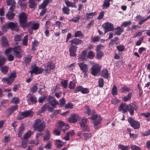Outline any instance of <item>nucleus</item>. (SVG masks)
Instances as JSON below:
<instances>
[{"label": "nucleus", "mask_w": 150, "mask_h": 150, "mask_svg": "<svg viewBox=\"0 0 150 150\" xmlns=\"http://www.w3.org/2000/svg\"><path fill=\"white\" fill-rule=\"evenodd\" d=\"M103 53L100 51H97V57L99 59L103 56Z\"/></svg>", "instance_id": "63"}, {"label": "nucleus", "mask_w": 150, "mask_h": 150, "mask_svg": "<svg viewBox=\"0 0 150 150\" xmlns=\"http://www.w3.org/2000/svg\"><path fill=\"white\" fill-rule=\"evenodd\" d=\"M83 132H88L90 131V129L89 127L87 125H85L83 127H81Z\"/></svg>", "instance_id": "53"}, {"label": "nucleus", "mask_w": 150, "mask_h": 150, "mask_svg": "<svg viewBox=\"0 0 150 150\" xmlns=\"http://www.w3.org/2000/svg\"><path fill=\"white\" fill-rule=\"evenodd\" d=\"M101 76L104 78H108L109 73L108 70L106 69H103L101 73Z\"/></svg>", "instance_id": "23"}, {"label": "nucleus", "mask_w": 150, "mask_h": 150, "mask_svg": "<svg viewBox=\"0 0 150 150\" xmlns=\"http://www.w3.org/2000/svg\"><path fill=\"white\" fill-rule=\"evenodd\" d=\"M23 44L25 45H27L28 42V38L27 35L25 36L23 40Z\"/></svg>", "instance_id": "59"}, {"label": "nucleus", "mask_w": 150, "mask_h": 150, "mask_svg": "<svg viewBox=\"0 0 150 150\" xmlns=\"http://www.w3.org/2000/svg\"><path fill=\"white\" fill-rule=\"evenodd\" d=\"M14 16V14L12 12H8L6 14V17L9 20L13 18Z\"/></svg>", "instance_id": "42"}, {"label": "nucleus", "mask_w": 150, "mask_h": 150, "mask_svg": "<svg viewBox=\"0 0 150 150\" xmlns=\"http://www.w3.org/2000/svg\"><path fill=\"white\" fill-rule=\"evenodd\" d=\"M92 120H94L93 121V123L94 125V127L95 129H98L100 127V124L102 121V118L99 115L96 114L93 115L89 117Z\"/></svg>", "instance_id": "2"}, {"label": "nucleus", "mask_w": 150, "mask_h": 150, "mask_svg": "<svg viewBox=\"0 0 150 150\" xmlns=\"http://www.w3.org/2000/svg\"><path fill=\"white\" fill-rule=\"evenodd\" d=\"M73 105L72 103H67L65 106V108L66 109L68 108H73Z\"/></svg>", "instance_id": "61"}, {"label": "nucleus", "mask_w": 150, "mask_h": 150, "mask_svg": "<svg viewBox=\"0 0 150 150\" xmlns=\"http://www.w3.org/2000/svg\"><path fill=\"white\" fill-rule=\"evenodd\" d=\"M62 11L64 14H68L69 13L70 10L68 7L64 6L62 8Z\"/></svg>", "instance_id": "50"}, {"label": "nucleus", "mask_w": 150, "mask_h": 150, "mask_svg": "<svg viewBox=\"0 0 150 150\" xmlns=\"http://www.w3.org/2000/svg\"><path fill=\"white\" fill-rule=\"evenodd\" d=\"M68 81L67 80H62L61 82V83L64 88H66L68 85Z\"/></svg>", "instance_id": "49"}, {"label": "nucleus", "mask_w": 150, "mask_h": 150, "mask_svg": "<svg viewBox=\"0 0 150 150\" xmlns=\"http://www.w3.org/2000/svg\"><path fill=\"white\" fill-rule=\"evenodd\" d=\"M114 30H116L115 33L117 35H119L121 34V33L123 32L124 31V28L121 27L117 26Z\"/></svg>", "instance_id": "19"}, {"label": "nucleus", "mask_w": 150, "mask_h": 150, "mask_svg": "<svg viewBox=\"0 0 150 150\" xmlns=\"http://www.w3.org/2000/svg\"><path fill=\"white\" fill-rule=\"evenodd\" d=\"M96 13H97L96 12L89 13H86V17L87 19L92 18L93 16L96 15Z\"/></svg>", "instance_id": "37"}, {"label": "nucleus", "mask_w": 150, "mask_h": 150, "mask_svg": "<svg viewBox=\"0 0 150 150\" xmlns=\"http://www.w3.org/2000/svg\"><path fill=\"white\" fill-rule=\"evenodd\" d=\"M78 65L81 70L83 72H84L87 71L88 68L86 64L83 63H79Z\"/></svg>", "instance_id": "15"}, {"label": "nucleus", "mask_w": 150, "mask_h": 150, "mask_svg": "<svg viewBox=\"0 0 150 150\" xmlns=\"http://www.w3.org/2000/svg\"><path fill=\"white\" fill-rule=\"evenodd\" d=\"M29 26L32 30H37L39 26V24L38 23L30 22L29 23Z\"/></svg>", "instance_id": "17"}, {"label": "nucleus", "mask_w": 150, "mask_h": 150, "mask_svg": "<svg viewBox=\"0 0 150 150\" xmlns=\"http://www.w3.org/2000/svg\"><path fill=\"white\" fill-rule=\"evenodd\" d=\"M131 23L132 22L130 21H124L122 23L121 25V27H125L131 25Z\"/></svg>", "instance_id": "39"}, {"label": "nucleus", "mask_w": 150, "mask_h": 150, "mask_svg": "<svg viewBox=\"0 0 150 150\" xmlns=\"http://www.w3.org/2000/svg\"><path fill=\"white\" fill-rule=\"evenodd\" d=\"M31 132L30 131H29L26 133L23 136V138L25 139H28L31 136Z\"/></svg>", "instance_id": "54"}, {"label": "nucleus", "mask_w": 150, "mask_h": 150, "mask_svg": "<svg viewBox=\"0 0 150 150\" xmlns=\"http://www.w3.org/2000/svg\"><path fill=\"white\" fill-rule=\"evenodd\" d=\"M86 112L88 115H91L93 116V115H96L95 113L96 112L94 110H91L90 108L88 106H86L85 108Z\"/></svg>", "instance_id": "20"}, {"label": "nucleus", "mask_w": 150, "mask_h": 150, "mask_svg": "<svg viewBox=\"0 0 150 150\" xmlns=\"http://www.w3.org/2000/svg\"><path fill=\"white\" fill-rule=\"evenodd\" d=\"M31 70L30 72L32 74L38 75L42 73L44 69L41 67L37 66L36 65H34L31 67Z\"/></svg>", "instance_id": "5"}, {"label": "nucleus", "mask_w": 150, "mask_h": 150, "mask_svg": "<svg viewBox=\"0 0 150 150\" xmlns=\"http://www.w3.org/2000/svg\"><path fill=\"white\" fill-rule=\"evenodd\" d=\"M29 99L30 101L33 103L35 104L37 102L36 98L34 95L31 96Z\"/></svg>", "instance_id": "46"}, {"label": "nucleus", "mask_w": 150, "mask_h": 150, "mask_svg": "<svg viewBox=\"0 0 150 150\" xmlns=\"http://www.w3.org/2000/svg\"><path fill=\"white\" fill-rule=\"evenodd\" d=\"M80 17L79 16H77L76 17H73L71 20V21L73 22L76 23L79 21L80 19Z\"/></svg>", "instance_id": "57"}, {"label": "nucleus", "mask_w": 150, "mask_h": 150, "mask_svg": "<svg viewBox=\"0 0 150 150\" xmlns=\"http://www.w3.org/2000/svg\"><path fill=\"white\" fill-rule=\"evenodd\" d=\"M111 0H105L103 4V8L106 9L110 6V2Z\"/></svg>", "instance_id": "30"}, {"label": "nucleus", "mask_w": 150, "mask_h": 150, "mask_svg": "<svg viewBox=\"0 0 150 150\" xmlns=\"http://www.w3.org/2000/svg\"><path fill=\"white\" fill-rule=\"evenodd\" d=\"M16 77V73H12L8 77H4L2 79V81L3 82H7V84L10 85L13 82Z\"/></svg>", "instance_id": "4"}, {"label": "nucleus", "mask_w": 150, "mask_h": 150, "mask_svg": "<svg viewBox=\"0 0 150 150\" xmlns=\"http://www.w3.org/2000/svg\"><path fill=\"white\" fill-rule=\"evenodd\" d=\"M6 56L9 61H11L13 60L14 57L12 54H7Z\"/></svg>", "instance_id": "62"}, {"label": "nucleus", "mask_w": 150, "mask_h": 150, "mask_svg": "<svg viewBox=\"0 0 150 150\" xmlns=\"http://www.w3.org/2000/svg\"><path fill=\"white\" fill-rule=\"evenodd\" d=\"M48 103L50 104L51 106L53 108H55L56 106L58 103V102L55 98L51 96H49L48 99Z\"/></svg>", "instance_id": "10"}, {"label": "nucleus", "mask_w": 150, "mask_h": 150, "mask_svg": "<svg viewBox=\"0 0 150 150\" xmlns=\"http://www.w3.org/2000/svg\"><path fill=\"white\" fill-rule=\"evenodd\" d=\"M11 102L13 103L17 104L19 103V100L18 98L13 97L11 100Z\"/></svg>", "instance_id": "52"}, {"label": "nucleus", "mask_w": 150, "mask_h": 150, "mask_svg": "<svg viewBox=\"0 0 150 150\" xmlns=\"http://www.w3.org/2000/svg\"><path fill=\"white\" fill-rule=\"evenodd\" d=\"M61 141L60 140L57 139L56 140V145L57 147L58 148H61L62 146L63 145L60 143Z\"/></svg>", "instance_id": "58"}, {"label": "nucleus", "mask_w": 150, "mask_h": 150, "mask_svg": "<svg viewBox=\"0 0 150 150\" xmlns=\"http://www.w3.org/2000/svg\"><path fill=\"white\" fill-rule=\"evenodd\" d=\"M64 2L66 5L68 7H76L75 4L72 2H70L69 1L65 0Z\"/></svg>", "instance_id": "35"}, {"label": "nucleus", "mask_w": 150, "mask_h": 150, "mask_svg": "<svg viewBox=\"0 0 150 150\" xmlns=\"http://www.w3.org/2000/svg\"><path fill=\"white\" fill-rule=\"evenodd\" d=\"M77 48V47L75 45H72L70 46L69 49V52L71 56L75 57L76 55V53Z\"/></svg>", "instance_id": "13"}, {"label": "nucleus", "mask_w": 150, "mask_h": 150, "mask_svg": "<svg viewBox=\"0 0 150 150\" xmlns=\"http://www.w3.org/2000/svg\"><path fill=\"white\" fill-rule=\"evenodd\" d=\"M128 121L129 123L130 124V125L134 129H137L139 128L140 124L138 121L134 120L131 117L129 118L128 119Z\"/></svg>", "instance_id": "6"}, {"label": "nucleus", "mask_w": 150, "mask_h": 150, "mask_svg": "<svg viewBox=\"0 0 150 150\" xmlns=\"http://www.w3.org/2000/svg\"><path fill=\"white\" fill-rule=\"evenodd\" d=\"M25 63L27 64H29L31 62V58L29 57H25L24 58Z\"/></svg>", "instance_id": "55"}, {"label": "nucleus", "mask_w": 150, "mask_h": 150, "mask_svg": "<svg viewBox=\"0 0 150 150\" xmlns=\"http://www.w3.org/2000/svg\"><path fill=\"white\" fill-rule=\"evenodd\" d=\"M48 106L49 105L48 103L45 104L41 107V109L39 110V112L41 113L44 112L45 111L46 108H47V107H48Z\"/></svg>", "instance_id": "31"}, {"label": "nucleus", "mask_w": 150, "mask_h": 150, "mask_svg": "<svg viewBox=\"0 0 150 150\" xmlns=\"http://www.w3.org/2000/svg\"><path fill=\"white\" fill-rule=\"evenodd\" d=\"M74 36L76 38L79 37L81 38H83V37L84 36V35L81 31L79 30L76 31L75 33Z\"/></svg>", "instance_id": "34"}, {"label": "nucleus", "mask_w": 150, "mask_h": 150, "mask_svg": "<svg viewBox=\"0 0 150 150\" xmlns=\"http://www.w3.org/2000/svg\"><path fill=\"white\" fill-rule=\"evenodd\" d=\"M76 86L75 82L74 80H73L70 81L69 84V88L70 89L74 88Z\"/></svg>", "instance_id": "40"}, {"label": "nucleus", "mask_w": 150, "mask_h": 150, "mask_svg": "<svg viewBox=\"0 0 150 150\" xmlns=\"http://www.w3.org/2000/svg\"><path fill=\"white\" fill-rule=\"evenodd\" d=\"M29 7L31 8L34 9L36 8V4L35 0H30L29 1Z\"/></svg>", "instance_id": "28"}, {"label": "nucleus", "mask_w": 150, "mask_h": 150, "mask_svg": "<svg viewBox=\"0 0 150 150\" xmlns=\"http://www.w3.org/2000/svg\"><path fill=\"white\" fill-rule=\"evenodd\" d=\"M79 118V115L75 113L71 114L70 117L67 118V120L70 123H76Z\"/></svg>", "instance_id": "7"}, {"label": "nucleus", "mask_w": 150, "mask_h": 150, "mask_svg": "<svg viewBox=\"0 0 150 150\" xmlns=\"http://www.w3.org/2000/svg\"><path fill=\"white\" fill-rule=\"evenodd\" d=\"M14 1L13 0H7V4L8 5H9L12 4L10 8V10L12 11H13L15 7V6L14 5Z\"/></svg>", "instance_id": "22"}, {"label": "nucleus", "mask_w": 150, "mask_h": 150, "mask_svg": "<svg viewBox=\"0 0 150 150\" xmlns=\"http://www.w3.org/2000/svg\"><path fill=\"white\" fill-rule=\"evenodd\" d=\"M100 69V65L98 64H96L91 68V74L94 76H96L99 73Z\"/></svg>", "instance_id": "8"}, {"label": "nucleus", "mask_w": 150, "mask_h": 150, "mask_svg": "<svg viewBox=\"0 0 150 150\" xmlns=\"http://www.w3.org/2000/svg\"><path fill=\"white\" fill-rule=\"evenodd\" d=\"M50 131L47 130L45 132V135L43 137V139L44 141H47L50 138Z\"/></svg>", "instance_id": "26"}, {"label": "nucleus", "mask_w": 150, "mask_h": 150, "mask_svg": "<svg viewBox=\"0 0 150 150\" xmlns=\"http://www.w3.org/2000/svg\"><path fill=\"white\" fill-rule=\"evenodd\" d=\"M70 42H71V45L73 44L78 45L81 44L82 42V41L81 40L78 39L74 38L70 40Z\"/></svg>", "instance_id": "21"}, {"label": "nucleus", "mask_w": 150, "mask_h": 150, "mask_svg": "<svg viewBox=\"0 0 150 150\" xmlns=\"http://www.w3.org/2000/svg\"><path fill=\"white\" fill-rule=\"evenodd\" d=\"M38 45V42L37 40H35L32 43V49L33 50H34L35 49V47Z\"/></svg>", "instance_id": "47"}, {"label": "nucleus", "mask_w": 150, "mask_h": 150, "mask_svg": "<svg viewBox=\"0 0 150 150\" xmlns=\"http://www.w3.org/2000/svg\"><path fill=\"white\" fill-rule=\"evenodd\" d=\"M86 51H84L79 56V59L82 60H86Z\"/></svg>", "instance_id": "36"}, {"label": "nucleus", "mask_w": 150, "mask_h": 150, "mask_svg": "<svg viewBox=\"0 0 150 150\" xmlns=\"http://www.w3.org/2000/svg\"><path fill=\"white\" fill-rule=\"evenodd\" d=\"M1 42L2 46H6L7 45L8 42L5 37L3 36L2 37Z\"/></svg>", "instance_id": "38"}, {"label": "nucleus", "mask_w": 150, "mask_h": 150, "mask_svg": "<svg viewBox=\"0 0 150 150\" xmlns=\"http://www.w3.org/2000/svg\"><path fill=\"white\" fill-rule=\"evenodd\" d=\"M121 90H122V93H123L125 92H129L130 89L126 86L125 85L121 88Z\"/></svg>", "instance_id": "44"}, {"label": "nucleus", "mask_w": 150, "mask_h": 150, "mask_svg": "<svg viewBox=\"0 0 150 150\" xmlns=\"http://www.w3.org/2000/svg\"><path fill=\"white\" fill-rule=\"evenodd\" d=\"M25 130V128L23 126H21L18 129V135L20 137L22 135Z\"/></svg>", "instance_id": "32"}, {"label": "nucleus", "mask_w": 150, "mask_h": 150, "mask_svg": "<svg viewBox=\"0 0 150 150\" xmlns=\"http://www.w3.org/2000/svg\"><path fill=\"white\" fill-rule=\"evenodd\" d=\"M129 105H127L123 103H121L120 106L119 110L122 111L123 113H125L127 111Z\"/></svg>", "instance_id": "16"}, {"label": "nucleus", "mask_w": 150, "mask_h": 150, "mask_svg": "<svg viewBox=\"0 0 150 150\" xmlns=\"http://www.w3.org/2000/svg\"><path fill=\"white\" fill-rule=\"evenodd\" d=\"M131 148L132 150H141L140 148L134 145H132Z\"/></svg>", "instance_id": "64"}, {"label": "nucleus", "mask_w": 150, "mask_h": 150, "mask_svg": "<svg viewBox=\"0 0 150 150\" xmlns=\"http://www.w3.org/2000/svg\"><path fill=\"white\" fill-rule=\"evenodd\" d=\"M134 108L133 106L130 105H129L127 110H128L129 112L131 115H134Z\"/></svg>", "instance_id": "29"}, {"label": "nucleus", "mask_w": 150, "mask_h": 150, "mask_svg": "<svg viewBox=\"0 0 150 150\" xmlns=\"http://www.w3.org/2000/svg\"><path fill=\"white\" fill-rule=\"evenodd\" d=\"M45 127V123L39 119L35 120L34 122L33 127L34 129L38 131H43Z\"/></svg>", "instance_id": "1"}, {"label": "nucleus", "mask_w": 150, "mask_h": 150, "mask_svg": "<svg viewBox=\"0 0 150 150\" xmlns=\"http://www.w3.org/2000/svg\"><path fill=\"white\" fill-rule=\"evenodd\" d=\"M117 49L119 52H122L125 49V47L123 45H120L116 47Z\"/></svg>", "instance_id": "48"}, {"label": "nucleus", "mask_w": 150, "mask_h": 150, "mask_svg": "<svg viewBox=\"0 0 150 150\" xmlns=\"http://www.w3.org/2000/svg\"><path fill=\"white\" fill-rule=\"evenodd\" d=\"M113 24L107 22L103 24L102 26L105 29V33H106L108 31L112 30L113 29Z\"/></svg>", "instance_id": "11"}, {"label": "nucleus", "mask_w": 150, "mask_h": 150, "mask_svg": "<svg viewBox=\"0 0 150 150\" xmlns=\"http://www.w3.org/2000/svg\"><path fill=\"white\" fill-rule=\"evenodd\" d=\"M83 137L85 139H86L88 138L91 137L92 136L91 133H83Z\"/></svg>", "instance_id": "60"}, {"label": "nucleus", "mask_w": 150, "mask_h": 150, "mask_svg": "<svg viewBox=\"0 0 150 150\" xmlns=\"http://www.w3.org/2000/svg\"><path fill=\"white\" fill-rule=\"evenodd\" d=\"M55 65L54 63L51 62H48L47 65L44 67L45 70L47 73H50V70L54 69Z\"/></svg>", "instance_id": "9"}, {"label": "nucleus", "mask_w": 150, "mask_h": 150, "mask_svg": "<svg viewBox=\"0 0 150 150\" xmlns=\"http://www.w3.org/2000/svg\"><path fill=\"white\" fill-rule=\"evenodd\" d=\"M112 94L113 96H116L117 94V88L115 85H114L112 88Z\"/></svg>", "instance_id": "43"}, {"label": "nucleus", "mask_w": 150, "mask_h": 150, "mask_svg": "<svg viewBox=\"0 0 150 150\" xmlns=\"http://www.w3.org/2000/svg\"><path fill=\"white\" fill-rule=\"evenodd\" d=\"M9 28L8 23L4 25L2 27V30L6 32Z\"/></svg>", "instance_id": "56"}, {"label": "nucleus", "mask_w": 150, "mask_h": 150, "mask_svg": "<svg viewBox=\"0 0 150 150\" xmlns=\"http://www.w3.org/2000/svg\"><path fill=\"white\" fill-rule=\"evenodd\" d=\"M132 93H129L128 95L124 96L122 98V99L125 102H127L132 97Z\"/></svg>", "instance_id": "41"}, {"label": "nucleus", "mask_w": 150, "mask_h": 150, "mask_svg": "<svg viewBox=\"0 0 150 150\" xmlns=\"http://www.w3.org/2000/svg\"><path fill=\"white\" fill-rule=\"evenodd\" d=\"M75 132L73 130H71L68 132L66 134V136L63 139L66 141L69 140L70 136L72 137L75 135Z\"/></svg>", "instance_id": "14"}, {"label": "nucleus", "mask_w": 150, "mask_h": 150, "mask_svg": "<svg viewBox=\"0 0 150 150\" xmlns=\"http://www.w3.org/2000/svg\"><path fill=\"white\" fill-rule=\"evenodd\" d=\"M32 112L31 111H26L25 112H22L21 115L23 117V118L26 117L31 115Z\"/></svg>", "instance_id": "25"}, {"label": "nucleus", "mask_w": 150, "mask_h": 150, "mask_svg": "<svg viewBox=\"0 0 150 150\" xmlns=\"http://www.w3.org/2000/svg\"><path fill=\"white\" fill-rule=\"evenodd\" d=\"M8 67L7 66H5L1 68V70L3 73L6 74L8 72Z\"/></svg>", "instance_id": "51"}, {"label": "nucleus", "mask_w": 150, "mask_h": 150, "mask_svg": "<svg viewBox=\"0 0 150 150\" xmlns=\"http://www.w3.org/2000/svg\"><path fill=\"white\" fill-rule=\"evenodd\" d=\"M6 59L3 56H0V67L3 65L5 62Z\"/></svg>", "instance_id": "45"}, {"label": "nucleus", "mask_w": 150, "mask_h": 150, "mask_svg": "<svg viewBox=\"0 0 150 150\" xmlns=\"http://www.w3.org/2000/svg\"><path fill=\"white\" fill-rule=\"evenodd\" d=\"M18 17L20 25L23 28H26L27 26V14L26 13H22L19 15Z\"/></svg>", "instance_id": "3"}, {"label": "nucleus", "mask_w": 150, "mask_h": 150, "mask_svg": "<svg viewBox=\"0 0 150 150\" xmlns=\"http://www.w3.org/2000/svg\"><path fill=\"white\" fill-rule=\"evenodd\" d=\"M13 54L18 58H20L22 56L21 54V48L20 46H16L13 48Z\"/></svg>", "instance_id": "12"}, {"label": "nucleus", "mask_w": 150, "mask_h": 150, "mask_svg": "<svg viewBox=\"0 0 150 150\" xmlns=\"http://www.w3.org/2000/svg\"><path fill=\"white\" fill-rule=\"evenodd\" d=\"M9 28H10L12 30H14L17 28L18 23H13L11 22L8 23Z\"/></svg>", "instance_id": "24"}, {"label": "nucleus", "mask_w": 150, "mask_h": 150, "mask_svg": "<svg viewBox=\"0 0 150 150\" xmlns=\"http://www.w3.org/2000/svg\"><path fill=\"white\" fill-rule=\"evenodd\" d=\"M87 121L88 119L85 117L81 118L79 121V124L81 127L86 125Z\"/></svg>", "instance_id": "18"}, {"label": "nucleus", "mask_w": 150, "mask_h": 150, "mask_svg": "<svg viewBox=\"0 0 150 150\" xmlns=\"http://www.w3.org/2000/svg\"><path fill=\"white\" fill-rule=\"evenodd\" d=\"M52 0H45L43 2L42 4L39 6V8H45L47 6L48 3L50 1Z\"/></svg>", "instance_id": "27"}, {"label": "nucleus", "mask_w": 150, "mask_h": 150, "mask_svg": "<svg viewBox=\"0 0 150 150\" xmlns=\"http://www.w3.org/2000/svg\"><path fill=\"white\" fill-rule=\"evenodd\" d=\"M118 148L121 150H129V147L128 146H124L121 144L118 145Z\"/></svg>", "instance_id": "33"}]
</instances>
